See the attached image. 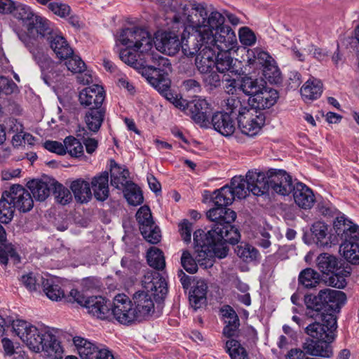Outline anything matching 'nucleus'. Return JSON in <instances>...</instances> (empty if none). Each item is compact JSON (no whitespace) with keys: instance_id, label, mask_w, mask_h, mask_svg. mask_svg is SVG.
Listing matches in <instances>:
<instances>
[{"instance_id":"f257e3e1","label":"nucleus","mask_w":359,"mask_h":359,"mask_svg":"<svg viewBox=\"0 0 359 359\" xmlns=\"http://www.w3.org/2000/svg\"><path fill=\"white\" fill-rule=\"evenodd\" d=\"M159 1L172 28L182 29L180 43L184 55H195L214 39L211 30L222 20L219 12L209 11L205 3L194 0Z\"/></svg>"},{"instance_id":"f03ea898","label":"nucleus","mask_w":359,"mask_h":359,"mask_svg":"<svg viewBox=\"0 0 359 359\" xmlns=\"http://www.w3.org/2000/svg\"><path fill=\"white\" fill-rule=\"evenodd\" d=\"M235 200L228 185L224 186L214 191L212 202L215 207L210 208L206 216L214 224L210 230L205 232L202 229L194 231L195 241L202 247L211 243L215 248L207 252H201L203 256L211 257V255L216 254L219 257H226L228 251V243L234 244L240 239V233L232 223L236 218V213L228 208Z\"/></svg>"},{"instance_id":"7ed1b4c3","label":"nucleus","mask_w":359,"mask_h":359,"mask_svg":"<svg viewBox=\"0 0 359 359\" xmlns=\"http://www.w3.org/2000/svg\"><path fill=\"white\" fill-rule=\"evenodd\" d=\"M15 333L35 353L44 352L49 359H61L63 349L60 342L47 327L38 328L24 320L13 323Z\"/></svg>"},{"instance_id":"20e7f679","label":"nucleus","mask_w":359,"mask_h":359,"mask_svg":"<svg viewBox=\"0 0 359 359\" xmlns=\"http://www.w3.org/2000/svg\"><path fill=\"white\" fill-rule=\"evenodd\" d=\"M316 321L306 327L309 338L303 344V348L307 354L313 356L330 358L333 352L330 345L335 337L337 318L333 313H320Z\"/></svg>"},{"instance_id":"39448f33","label":"nucleus","mask_w":359,"mask_h":359,"mask_svg":"<svg viewBox=\"0 0 359 359\" xmlns=\"http://www.w3.org/2000/svg\"><path fill=\"white\" fill-rule=\"evenodd\" d=\"M278 92L266 86V81L262 78L252 79L248 76V105L256 110L269 109L278 101ZM255 117H252L248 127V137H255L261 131L265 123L264 114L255 111Z\"/></svg>"},{"instance_id":"423d86ee","label":"nucleus","mask_w":359,"mask_h":359,"mask_svg":"<svg viewBox=\"0 0 359 359\" xmlns=\"http://www.w3.org/2000/svg\"><path fill=\"white\" fill-rule=\"evenodd\" d=\"M143 290H138L133 295V304L139 322L146 320L154 313V298L163 299L168 288L165 280L157 271L147 272L142 280Z\"/></svg>"},{"instance_id":"0eeeda50","label":"nucleus","mask_w":359,"mask_h":359,"mask_svg":"<svg viewBox=\"0 0 359 359\" xmlns=\"http://www.w3.org/2000/svg\"><path fill=\"white\" fill-rule=\"evenodd\" d=\"M346 301V296L344 292L330 288L320 290L317 295L306 294L304 297L306 315L309 318H316L320 313L339 312Z\"/></svg>"},{"instance_id":"6e6552de","label":"nucleus","mask_w":359,"mask_h":359,"mask_svg":"<svg viewBox=\"0 0 359 359\" xmlns=\"http://www.w3.org/2000/svg\"><path fill=\"white\" fill-rule=\"evenodd\" d=\"M118 41L126 48L146 53L153 49V39L145 29L133 27L121 31Z\"/></svg>"},{"instance_id":"1a4fd4ad","label":"nucleus","mask_w":359,"mask_h":359,"mask_svg":"<svg viewBox=\"0 0 359 359\" xmlns=\"http://www.w3.org/2000/svg\"><path fill=\"white\" fill-rule=\"evenodd\" d=\"M118 41L126 48L146 53L153 49V39L145 29L133 27L121 31Z\"/></svg>"},{"instance_id":"9d476101","label":"nucleus","mask_w":359,"mask_h":359,"mask_svg":"<svg viewBox=\"0 0 359 359\" xmlns=\"http://www.w3.org/2000/svg\"><path fill=\"white\" fill-rule=\"evenodd\" d=\"M194 242L195 252L196 253L195 259L192 257L190 252L188 251H184L181 257L182 265L188 273H196L198 270V264L204 269L211 268L214 264L215 257L219 259L223 258L216 254L211 255V257L206 256V255L202 257L203 253H201V252H207L208 250L210 251V250H213L212 248H215V247L212 246V245L211 243H210V245L205 243V245L203 247L202 245H198L195 241L194 236Z\"/></svg>"},{"instance_id":"9b49d317","label":"nucleus","mask_w":359,"mask_h":359,"mask_svg":"<svg viewBox=\"0 0 359 359\" xmlns=\"http://www.w3.org/2000/svg\"><path fill=\"white\" fill-rule=\"evenodd\" d=\"M133 302L130 298L124 294H116L113 301V305L110 306V311L114 318L121 324L130 325L139 322L135 309L133 307Z\"/></svg>"},{"instance_id":"f8f14e48","label":"nucleus","mask_w":359,"mask_h":359,"mask_svg":"<svg viewBox=\"0 0 359 359\" xmlns=\"http://www.w3.org/2000/svg\"><path fill=\"white\" fill-rule=\"evenodd\" d=\"M222 22L217 27H213L211 30L213 40H208L209 47L217 50H232L235 46L236 38L234 32L229 26L224 25V17L221 14Z\"/></svg>"},{"instance_id":"ddd939ff","label":"nucleus","mask_w":359,"mask_h":359,"mask_svg":"<svg viewBox=\"0 0 359 359\" xmlns=\"http://www.w3.org/2000/svg\"><path fill=\"white\" fill-rule=\"evenodd\" d=\"M136 218L144 238L150 243H158L161 238V231L153 221L149 208L142 206L137 212Z\"/></svg>"},{"instance_id":"4468645a","label":"nucleus","mask_w":359,"mask_h":359,"mask_svg":"<svg viewBox=\"0 0 359 359\" xmlns=\"http://www.w3.org/2000/svg\"><path fill=\"white\" fill-rule=\"evenodd\" d=\"M269 191L280 196H289L294 189L292 178L285 170L269 169Z\"/></svg>"},{"instance_id":"2eb2a0df","label":"nucleus","mask_w":359,"mask_h":359,"mask_svg":"<svg viewBox=\"0 0 359 359\" xmlns=\"http://www.w3.org/2000/svg\"><path fill=\"white\" fill-rule=\"evenodd\" d=\"M333 227L341 240V243L348 244L359 241V226L345 217L344 215L336 218Z\"/></svg>"},{"instance_id":"dca6fc26","label":"nucleus","mask_w":359,"mask_h":359,"mask_svg":"<svg viewBox=\"0 0 359 359\" xmlns=\"http://www.w3.org/2000/svg\"><path fill=\"white\" fill-rule=\"evenodd\" d=\"M269 170L266 173L257 170H248V192L254 196L270 198Z\"/></svg>"},{"instance_id":"f3484780","label":"nucleus","mask_w":359,"mask_h":359,"mask_svg":"<svg viewBox=\"0 0 359 359\" xmlns=\"http://www.w3.org/2000/svg\"><path fill=\"white\" fill-rule=\"evenodd\" d=\"M7 193L13 207L20 212H27L33 208V198L30 192L22 186L13 185Z\"/></svg>"},{"instance_id":"a211bd4d","label":"nucleus","mask_w":359,"mask_h":359,"mask_svg":"<svg viewBox=\"0 0 359 359\" xmlns=\"http://www.w3.org/2000/svg\"><path fill=\"white\" fill-rule=\"evenodd\" d=\"M73 342L81 359H104L110 351L102 346H97L81 337H74Z\"/></svg>"},{"instance_id":"6ab92c4d","label":"nucleus","mask_w":359,"mask_h":359,"mask_svg":"<svg viewBox=\"0 0 359 359\" xmlns=\"http://www.w3.org/2000/svg\"><path fill=\"white\" fill-rule=\"evenodd\" d=\"M167 21L171 30L164 32L159 37H157L156 46V48L161 52L169 55H174L181 48L180 35L177 34L179 31H177V29H172L170 21Z\"/></svg>"},{"instance_id":"aec40b11","label":"nucleus","mask_w":359,"mask_h":359,"mask_svg":"<svg viewBox=\"0 0 359 359\" xmlns=\"http://www.w3.org/2000/svg\"><path fill=\"white\" fill-rule=\"evenodd\" d=\"M105 91L100 85H93L83 89L79 94V101L84 107H102Z\"/></svg>"},{"instance_id":"412c9836","label":"nucleus","mask_w":359,"mask_h":359,"mask_svg":"<svg viewBox=\"0 0 359 359\" xmlns=\"http://www.w3.org/2000/svg\"><path fill=\"white\" fill-rule=\"evenodd\" d=\"M246 81L247 74L245 69L231 74H224L222 79L223 88L225 92L229 95H239L240 92L247 95Z\"/></svg>"},{"instance_id":"4be33fe9","label":"nucleus","mask_w":359,"mask_h":359,"mask_svg":"<svg viewBox=\"0 0 359 359\" xmlns=\"http://www.w3.org/2000/svg\"><path fill=\"white\" fill-rule=\"evenodd\" d=\"M231 50H217L215 57V66L220 73L229 72V74L243 69L242 61L233 60Z\"/></svg>"},{"instance_id":"5701e85b","label":"nucleus","mask_w":359,"mask_h":359,"mask_svg":"<svg viewBox=\"0 0 359 359\" xmlns=\"http://www.w3.org/2000/svg\"><path fill=\"white\" fill-rule=\"evenodd\" d=\"M140 73L161 94L168 95V90L170 88L171 83L168 75L165 74L162 75V72L145 67V65L141 68Z\"/></svg>"},{"instance_id":"b1692460","label":"nucleus","mask_w":359,"mask_h":359,"mask_svg":"<svg viewBox=\"0 0 359 359\" xmlns=\"http://www.w3.org/2000/svg\"><path fill=\"white\" fill-rule=\"evenodd\" d=\"M111 304L101 296L88 297L85 308L88 312L97 318L104 320L110 315Z\"/></svg>"},{"instance_id":"393cba45","label":"nucleus","mask_w":359,"mask_h":359,"mask_svg":"<svg viewBox=\"0 0 359 359\" xmlns=\"http://www.w3.org/2000/svg\"><path fill=\"white\" fill-rule=\"evenodd\" d=\"M222 320L225 324L223 329V334L228 337H232L237 334L240 326L239 318L232 307L229 305L222 306L220 309Z\"/></svg>"},{"instance_id":"a878e982","label":"nucleus","mask_w":359,"mask_h":359,"mask_svg":"<svg viewBox=\"0 0 359 359\" xmlns=\"http://www.w3.org/2000/svg\"><path fill=\"white\" fill-rule=\"evenodd\" d=\"M20 39L24 43L25 46L32 53L36 62L39 64L43 72H50L54 66L53 61L47 55L44 54L42 51L38 49L33 48L34 39L29 36L22 34H19Z\"/></svg>"},{"instance_id":"bb28decb","label":"nucleus","mask_w":359,"mask_h":359,"mask_svg":"<svg viewBox=\"0 0 359 359\" xmlns=\"http://www.w3.org/2000/svg\"><path fill=\"white\" fill-rule=\"evenodd\" d=\"M187 110L196 123L205 124L211 113L210 105L205 100L198 99L189 102Z\"/></svg>"},{"instance_id":"cd10ccee","label":"nucleus","mask_w":359,"mask_h":359,"mask_svg":"<svg viewBox=\"0 0 359 359\" xmlns=\"http://www.w3.org/2000/svg\"><path fill=\"white\" fill-rule=\"evenodd\" d=\"M295 203L303 209H310L315 202L313 191L302 182H297L292 190Z\"/></svg>"},{"instance_id":"c85d7f7f","label":"nucleus","mask_w":359,"mask_h":359,"mask_svg":"<svg viewBox=\"0 0 359 359\" xmlns=\"http://www.w3.org/2000/svg\"><path fill=\"white\" fill-rule=\"evenodd\" d=\"M90 187L97 200L100 201L107 200L109 195L108 172L105 171L93 177Z\"/></svg>"},{"instance_id":"c756f323","label":"nucleus","mask_w":359,"mask_h":359,"mask_svg":"<svg viewBox=\"0 0 359 359\" xmlns=\"http://www.w3.org/2000/svg\"><path fill=\"white\" fill-rule=\"evenodd\" d=\"M215 49L207 47V45L196 55L195 65L201 74L210 73L215 66Z\"/></svg>"},{"instance_id":"7c9ffc66","label":"nucleus","mask_w":359,"mask_h":359,"mask_svg":"<svg viewBox=\"0 0 359 359\" xmlns=\"http://www.w3.org/2000/svg\"><path fill=\"white\" fill-rule=\"evenodd\" d=\"M145 54L146 57L142 63L143 66L145 65V67H151V69L162 72V75L163 74L168 75L171 72L172 67L168 58L161 56L157 53L154 54L152 50Z\"/></svg>"},{"instance_id":"2f4dec72","label":"nucleus","mask_w":359,"mask_h":359,"mask_svg":"<svg viewBox=\"0 0 359 359\" xmlns=\"http://www.w3.org/2000/svg\"><path fill=\"white\" fill-rule=\"evenodd\" d=\"M312 238L318 247H330L331 236L329 231V226L323 222L318 221L311 226Z\"/></svg>"},{"instance_id":"473e14b6","label":"nucleus","mask_w":359,"mask_h":359,"mask_svg":"<svg viewBox=\"0 0 359 359\" xmlns=\"http://www.w3.org/2000/svg\"><path fill=\"white\" fill-rule=\"evenodd\" d=\"M211 122L215 130L224 136L231 135L235 131L233 120L228 113H215L212 116Z\"/></svg>"},{"instance_id":"72a5a7b5","label":"nucleus","mask_w":359,"mask_h":359,"mask_svg":"<svg viewBox=\"0 0 359 359\" xmlns=\"http://www.w3.org/2000/svg\"><path fill=\"white\" fill-rule=\"evenodd\" d=\"M47 40L50 47L58 58L67 59L73 54V50L62 36L55 33L48 36Z\"/></svg>"},{"instance_id":"f704fd0d","label":"nucleus","mask_w":359,"mask_h":359,"mask_svg":"<svg viewBox=\"0 0 359 359\" xmlns=\"http://www.w3.org/2000/svg\"><path fill=\"white\" fill-rule=\"evenodd\" d=\"M300 93L305 102L317 100L323 93V83L317 79H309L301 88Z\"/></svg>"},{"instance_id":"c9c22d12","label":"nucleus","mask_w":359,"mask_h":359,"mask_svg":"<svg viewBox=\"0 0 359 359\" xmlns=\"http://www.w3.org/2000/svg\"><path fill=\"white\" fill-rule=\"evenodd\" d=\"M106 110L104 107H90L86 113L85 123L88 130L97 133L104 119Z\"/></svg>"},{"instance_id":"e433bc0d","label":"nucleus","mask_w":359,"mask_h":359,"mask_svg":"<svg viewBox=\"0 0 359 359\" xmlns=\"http://www.w3.org/2000/svg\"><path fill=\"white\" fill-rule=\"evenodd\" d=\"M29 34L35 36V35H40L43 37L46 36H50V34H54L50 27V22L47 19L36 15L33 18L30 25L27 27Z\"/></svg>"},{"instance_id":"4c0bfd02","label":"nucleus","mask_w":359,"mask_h":359,"mask_svg":"<svg viewBox=\"0 0 359 359\" xmlns=\"http://www.w3.org/2000/svg\"><path fill=\"white\" fill-rule=\"evenodd\" d=\"M111 184L115 188L119 189L120 186L124 187L130 182L127 180L129 172L127 169L121 167L114 160L110 161Z\"/></svg>"},{"instance_id":"58836bf2","label":"nucleus","mask_w":359,"mask_h":359,"mask_svg":"<svg viewBox=\"0 0 359 359\" xmlns=\"http://www.w3.org/2000/svg\"><path fill=\"white\" fill-rule=\"evenodd\" d=\"M231 113L236 116L238 130L243 135H247V102L240 98L233 100Z\"/></svg>"},{"instance_id":"ea45409f","label":"nucleus","mask_w":359,"mask_h":359,"mask_svg":"<svg viewBox=\"0 0 359 359\" xmlns=\"http://www.w3.org/2000/svg\"><path fill=\"white\" fill-rule=\"evenodd\" d=\"M6 233L5 229L0 224V262L6 265L8 261V257L14 259V263L20 262V257L17 255L11 245H6Z\"/></svg>"},{"instance_id":"a19ab883","label":"nucleus","mask_w":359,"mask_h":359,"mask_svg":"<svg viewBox=\"0 0 359 359\" xmlns=\"http://www.w3.org/2000/svg\"><path fill=\"white\" fill-rule=\"evenodd\" d=\"M70 188L75 198L81 203L88 202L92 198L90 184L83 179L74 180Z\"/></svg>"},{"instance_id":"79ce46f5","label":"nucleus","mask_w":359,"mask_h":359,"mask_svg":"<svg viewBox=\"0 0 359 359\" xmlns=\"http://www.w3.org/2000/svg\"><path fill=\"white\" fill-rule=\"evenodd\" d=\"M269 61L272 57L268 52L261 48L248 49V67L261 70Z\"/></svg>"},{"instance_id":"37998d69","label":"nucleus","mask_w":359,"mask_h":359,"mask_svg":"<svg viewBox=\"0 0 359 359\" xmlns=\"http://www.w3.org/2000/svg\"><path fill=\"white\" fill-rule=\"evenodd\" d=\"M27 186L33 198L39 201H44L49 196L52 189L50 184L39 180H32L28 182Z\"/></svg>"},{"instance_id":"c03bdc74","label":"nucleus","mask_w":359,"mask_h":359,"mask_svg":"<svg viewBox=\"0 0 359 359\" xmlns=\"http://www.w3.org/2000/svg\"><path fill=\"white\" fill-rule=\"evenodd\" d=\"M207 289L208 286L203 280L197 281L189 295V302L194 310L202 307L205 304Z\"/></svg>"},{"instance_id":"a18cd8bd","label":"nucleus","mask_w":359,"mask_h":359,"mask_svg":"<svg viewBox=\"0 0 359 359\" xmlns=\"http://www.w3.org/2000/svg\"><path fill=\"white\" fill-rule=\"evenodd\" d=\"M321 280L318 272L311 268L302 270L298 277L299 285L306 289H312L320 283Z\"/></svg>"},{"instance_id":"49530a36","label":"nucleus","mask_w":359,"mask_h":359,"mask_svg":"<svg viewBox=\"0 0 359 359\" xmlns=\"http://www.w3.org/2000/svg\"><path fill=\"white\" fill-rule=\"evenodd\" d=\"M146 54L133 50V48H126L120 52V58L126 64L140 69L143 67V61Z\"/></svg>"},{"instance_id":"de8ad7c7","label":"nucleus","mask_w":359,"mask_h":359,"mask_svg":"<svg viewBox=\"0 0 359 359\" xmlns=\"http://www.w3.org/2000/svg\"><path fill=\"white\" fill-rule=\"evenodd\" d=\"M317 264L320 271L330 274L339 270V262L336 257L328 253H322L317 258Z\"/></svg>"},{"instance_id":"09e8293b","label":"nucleus","mask_w":359,"mask_h":359,"mask_svg":"<svg viewBox=\"0 0 359 359\" xmlns=\"http://www.w3.org/2000/svg\"><path fill=\"white\" fill-rule=\"evenodd\" d=\"M14 209L7 191H4L0 199V222L8 224L13 217Z\"/></svg>"},{"instance_id":"8fccbe9b","label":"nucleus","mask_w":359,"mask_h":359,"mask_svg":"<svg viewBox=\"0 0 359 359\" xmlns=\"http://www.w3.org/2000/svg\"><path fill=\"white\" fill-rule=\"evenodd\" d=\"M124 187V196L129 204L136 206L143 202L144 198L142 191L135 184L130 182Z\"/></svg>"},{"instance_id":"3c124183","label":"nucleus","mask_w":359,"mask_h":359,"mask_svg":"<svg viewBox=\"0 0 359 359\" xmlns=\"http://www.w3.org/2000/svg\"><path fill=\"white\" fill-rule=\"evenodd\" d=\"M246 185L247 175L245 177L241 175L235 176L231 179V186L229 187L234 198H245L247 196Z\"/></svg>"},{"instance_id":"603ef678","label":"nucleus","mask_w":359,"mask_h":359,"mask_svg":"<svg viewBox=\"0 0 359 359\" xmlns=\"http://www.w3.org/2000/svg\"><path fill=\"white\" fill-rule=\"evenodd\" d=\"M261 70L263 72L264 76L269 83L275 84L281 83V72L273 57L272 61H269L266 64Z\"/></svg>"},{"instance_id":"864d4df0","label":"nucleus","mask_w":359,"mask_h":359,"mask_svg":"<svg viewBox=\"0 0 359 359\" xmlns=\"http://www.w3.org/2000/svg\"><path fill=\"white\" fill-rule=\"evenodd\" d=\"M147 260L151 267L157 270L163 269L165 266L163 252L156 247H151L148 250Z\"/></svg>"},{"instance_id":"5fc2aeb1","label":"nucleus","mask_w":359,"mask_h":359,"mask_svg":"<svg viewBox=\"0 0 359 359\" xmlns=\"http://www.w3.org/2000/svg\"><path fill=\"white\" fill-rule=\"evenodd\" d=\"M12 15L15 18L22 20L26 27L30 25L36 15L29 6L18 2L16 3Z\"/></svg>"},{"instance_id":"6e6d98bb","label":"nucleus","mask_w":359,"mask_h":359,"mask_svg":"<svg viewBox=\"0 0 359 359\" xmlns=\"http://www.w3.org/2000/svg\"><path fill=\"white\" fill-rule=\"evenodd\" d=\"M50 186L52 187L53 195L57 203L62 205H66L72 201V196L69 190L62 184L56 181H53L50 183Z\"/></svg>"},{"instance_id":"4d7b16f0","label":"nucleus","mask_w":359,"mask_h":359,"mask_svg":"<svg viewBox=\"0 0 359 359\" xmlns=\"http://www.w3.org/2000/svg\"><path fill=\"white\" fill-rule=\"evenodd\" d=\"M42 287L46 296L53 301H59L65 297L63 290L52 280L46 279L42 281Z\"/></svg>"},{"instance_id":"13d9d810","label":"nucleus","mask_w":359,"mask_h":359,"mask_svg":"<svg viewBox=\"0 0 359 359\" xmlns=\"http://www.w3.org/2000/svg\"><path fill=\"white\" fill-rule=\"evenodd\" d=\"M340 251L343 252L344 258L353 264H359V243H341Z\"/></svg>"},{"instance_id":"bf43d9fd","label":"nucleus","mask_w":359,"mask_h":359,"mask_svg":"<svg viewBox=\"0 0 359 359\" xmlns=\"http://www.w3.org/2000/svg\"><path fill=\"white\" fill-rule=\"evenodd\" d=\"M66 153L72 156L79 157L83 155V147L82 143L73 136H68L64 140Z\"/></svg>"},{"instance_id":"052dcab7","label":"nucleus","mask_w":359,"mask_h":359,"mask_svg":"<svg viewBox=\"0 0 359 359\" xmlns=\"http://www.w3.org/2000/svg\"><path fill=\"white\" fill-rule=\"evenodd\" d=\"M226 348L231 359H247V353L240 342L235 339L226 341Z\"/></svg>"},{"instance_id":"680f3d73","label":"nucleus","mask_w":359,"mask_h":359,"mask_svg":"<svg viewBox=\"0 0 359 359\" xmlns=\"http://www.w3.org/2000/svg\"><path fill=\"white\" fill-rule=\"evenodd\" d=\"M349 273L341 267L337 271L330 273L328 278L330 285L337 288H344L346 285V277Z\"/></svg>"},{"instance_id":"e2e57ef3","label":"nucleus","mask_w":359,"mask_h":359,"mask_svg":"<svg viewBox=\"0 0 359 359\" xmlns=\"http://www.w3.org/2000/svg\"><path fill=\"white\" fill-rule=\"evenodd\" d=\"M43 280V277L36 276L33 273L23 275L20 278L22 285L30 292L37 290L38 287H39V283H42Z\"/></svg>"},{"instance_id":"0e129e2a","label":"nucleus","mask_w":359,"mask_h":359,"mask_svg":"<svg viewBox=\"0 0 359 359\" xmlns=\"http://www.w3.org/2000/svg\"><path fill=\"white\" fill-rule=\"evenodd\" d=\"M65 65L68 70L73 73H81L82 71L86 70V65L81 58L79 56L74 55V53L67 59H65Z\"/></svg>"},{"instance_id":"69168bd1","label":"nucleus","mask_w":359,"mask_h":359,"mask_svg":"<svg viewBox=\"0 0 359 359\" xmlns=\"http://www.w3.org/2000/svg\"><path fill=\"white\" fill-rule=\"evenodd\" d=\"M48 8L55 15L64 18L70 15L71 8L69 5L62 2H53L48 5Z\"/></svg>"},{"instance_id":"338daca9","label":"nucleus","mask_w":359,"mask_h":359,"mask_svg":"<svg viewBox=\"0 0 359 359\" xmlns=\"http://www.w3.org/2000/svg\"><path fill=\"white\" fill-rule=\"evenodd\" d=\"M43 147L49 151L59 155H65L66 154L65 144H63L57 141L47 140L44 142Z\"/></svg>"},{"instance_id":"774afa93","label":"nucleus","mask_w":359,"mask_h":359,"mask_svg":"<svg viewBox=\"0 0 359 359\" xmlns=\"http://www.w3.org/2000/svg\"><path fill=\"white\" fill-rule=\"evenodd\" d=\"M179 231L184 242L189 243L191 239L192 224L184 219L179 225Z\"/></svg>"}]
</instances>
